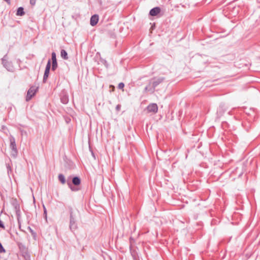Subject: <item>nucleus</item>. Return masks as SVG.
<instances>
[{
  "label": "nucleus",
  "instance_id": "obj_15",
  "mask_svg": "<svg viewBox=\"0 0 260 260\" xmlns=\"http://www.w3.org/2000/svg\"><path fill=\"white\" fill-rule=\"evenodd\" d=\"M57 67V61H53L52 62V70L55 71Z\"/></svg>",
  "mask_w": 260,
  "mask_h": 260
},
{
  "label": "nucleus",
  "instance_id": "obj_24",
  "mask_svg": "<svg viewBox=\"0 0 260 260\" xmlns=\"http://www.w3.org/2000/svg\"><path fill=\"white\" fill-rule=\"evenodd\" d=\"M0 228L5 229V226H4L3 222L1 220H0Z\"/></svg>",
  "mask_w": 260,
  "mask_h": 260
},
{
  "label": "nucleus",
  "instance_id": "obj_14",
  "mask_svg": "<svg viewBox=\"0 0 260 260\" xmlns=\"http://www.w3.org/2000/svg\"><path fill=\"white\" fill-rule=\"evenodd\" d=\"M49 70H45L44 77H43V82H45L49 74Z\"/></svg>",
  "mask_w": 260,
  "mask_h": 260
},
{
  "label": "nucleus",
  "instance_id": "obj_13",
  "mask_svg": "<svg viewBox=\"0 0 260 260\" xmlns=\"http://www.w3.org/2000/svg\"><path fill=\"white\" fill-rule=\"evenodd\" d=\"M58 177V180L62 184H64L66 183V179L63 175L60 174Z\"/></svg>",
  "mask_w": 260,
  "mask_h": 260
},
{
  "label": "nucleus",
  "instance_id": "obj_3",
  "mask_svg": "<svg viewBox=\"0 0 260 260\" xmlns=\"http://www.w3.org/2000/svg\"><path fill=\"white\" fill-rule=\"evenodd\" d=\"M70 228L72 231L77 229L76 214L72 210L70 211Z\"/></svg>",
  "mask_w": 260,
  "mask_h": 260
},
{
  "label": "nucleus",
  "instance_id": "obj_25",
  "mask_svg": "<svg viewBox=\"0 0 260 260\" xmlns=\"http://www.w3.org/2000/svg\"><path fill=\"white\" fill-rule=\"evenodd\" d=\"M5 1H6L8 4H10V0H4Z\"/></svg>",
  "mask_w": 260,
  "mask_h": 260
},
{
  "label": "nucleus",
  "instance_id": "obj_8",
  "mask_svg": "<svg viewBox=\"0 0 260 260\" xmlns=\"http://www.w3.org/2000/svg\"><path fill=\"white\" fill-rule=\"evenodd\" d=\"M160 12V8L159 7H155L152 9L150 12L149 14L152 16H155Z\"/></svg>",
  "mask_w": 260,
  "mask_h": 260
},
{
  "label": "nucleus",
  "instance_id": "obj_23",
  "mask_svg": "<svg viewBox=\"0 0 260 260\" xmlns=\"http://www.w3.org/2000/svg\"><path fill=\"white\" fill-rule=\"evenodd\" d=\"M36 0H30V4L32 6H34L36 4Z\"/></svg>",
  "mask_w": 260,
  "mask_h": 260
},
{
  "label": "nucleus",
  "instance_id": "obj_26",
  "mask_svg": "<svg viewBox=\"0 0 260 260\" xmlns=\"http://www.w3.org/2000/svg\"><path fill=\"white\" fill-rule=\"evenodd\" d=\"M91 154H92V155L93 156V157L95 158L94 154L93 151H91Z\"/></svg>",
  "mask_w": 260,
  "mask_h": 260
},
{
  "label": "nucleus",
  "instance_id": "obj_20",
  "mask_svg": "<svg viewBox=\"0 0 260 260\" xmlns=\"http://www.w3.org/2000/svg\"><path fill=\"white\" fill-rule=\"evenodd\" d=\"M5 252V249L3 248L2 245L1 244V243H0V253L1 252Z\"/></svg>",
  "mask_w": 260,
  "mask_h": 260
},
{
  "label": "nucleus",
  "instance_id": "obj_18",
  "mask_svg": "<svg viewBox=\"0 0 260 260\" xmlns=\"http://www.w3.org/2000/svg\"><path fill=\"white\" fill-rule=\"evenodd\" d=\"M124 83L121 82L118 84V88L119 89H123L124 88Z\"/></svg>",
  "mask_w": 260,
  "mask_h": 260
},
{
  "label": "nucleus",
  "instance_id": "obj_2",
  "mask_svg": "<svg viewBox=\"0 0 260 260\" xmlns=\"http://www.w3.org/2000/svg\"><path fill=\"white\" fill-rule=\"evenodd\" d=\"M9 140L10 142V148L11 149V155L14 158H16L18 154V150L15 142V138L11 136L9 137Z\"/></svg>",
  "mask_w": 260,
  "mask_h": 260
},
{
  "label": "nucleus",
  "instance_id": "obj_12",
  "mask_svg": "<svg viewBox=\"0 0 260 260\" xmlns=\"http://www.w3.org/2000/svg\"><path fill=\"white\" fill-rule=\"evenodd\" d=\"M16 15L17 16H23L24 15V12L22 7H19L17 9Z\"/></svg>",
  "mask_w": 260,
  "mask_h": 260
},
{
  "label": "nucleus",
  "instance_id": "obj_7",
  "mask_svg": "<svg viewBox=\"0 0 260 260\" xmlns=\"http://www.w3.org/2000/svg\"><path fill=\"white\" fill-rule=\"evenodd\" d=\"M99 21V16L96 14L91 16L90 20V24L91 26L95 25Z\"/></svg>",
  "mask_w": 260,
  "mask_h": 260
},
{
  "label": "nucleus",
  "instance_id": "obj_19",
  "mask_svg": "<svg viewBox=\"0 0 260 260\" xmlns=\"http://www.w3.org/2000/svg\"><path fill=\"white\" fill-rule=\"evenodd\" d=\"M44 208V215L45 217V218H47V210L44 206H43Z\"/></svg>",
  "mask_w": 260,
  "mask_h": 260
},
{
  "label": "nucleus",
  "instance_id": "obj_1",
  "mask_svg": "<svg viewBox=\"0 0 260 260\" xmlns=\"http://www.w3.org/2000/svg\"><path fill=\"white\" fill-rule=\"evenodd\" d=\"M164 80V78L160 77L157 79H154L153 81H151L149 83V85L145 87V91H151V92H153L155 87L161 83Z\"/></svg>",
  "mask_w": 260,
  "mask_h": 260
},
{
  "label": "nucleus",
  "instance_id": "obj_4",
  "mask_svg": "<svg viewBox=\"0 0 260 260\" xmlns=\"http://www.w3.org/2000/svg\"><path fill=\"white\" fill-rule=\"evenodd\" d=\"M2 63L3 66L9 71H12L13 70V67L12 64L11 62L9 61L6 57V56H5L2 58Z\"/></svg>",
  "mask_w": 260,
  "mask_h": 260
},
{
  "label": "nucleus",
  "instance_id": "obj_21",
  "mask_svg": "<svg viewBox=\"0 0 260 260\" xmlns=\"http://www.w3.org/2000/svg\"><path fill=\"white\" fill-rule=\"evenodd\" d=\"M70 188H71V189L73 191H76L77 190V189H75L74 187H73L72 186V184L70 183H68Z\"/></svg>",
  "mask_w": 260,
  "mask_h": 260
},
{
  "label": "nucleus",
  "instance_id": "obj_9",
  "mask_svg": "<svg viewBox=\"0 0 260 260\" xmlns=\"http://www.w3.org/2000/svg\"><path fill=\"white\" fill-rule=\"evenodd\" d=\"M72 182L75 185H78L81 183V180L78 177H74L72 179Z\"/></svg>",
  "mask_w": 260,
  "mask_h": 260
},
{
  "label": "nucleus",
  "instance_id": "obj_6",
  "mask_svg": "<svg viewBox=\"0 0 260 260\" xmlns=\"http://www.w3.org/2000/svg\"><path fill=\"white\" fill-rule=\"evenodd\" d=\"M147 109L149 112L156 113L158 110L157 105L156 104H151L147 106Z\"/></svg>",
  "mask_w": 260,
  "mask_h": 260
},
{
  "label": "nucleus",
  "instance_id": "obj_22",
  "mask_svg": "<svg viewBox=\"0 0 260 260\" xmlns=\"http://www.w3.org/2000/svg\"><path fill=\"white\" fill-rule=\"evenodd\" d=\"M120 109H121V105L118 104L116 106V110L117 111H119L120 110Z\"/></svg>",
  "mask_w": 260,
  "mask_h": 260
},
{
  "label": "nucleus",
  "instance_id": "obj_16",
  "mask_svg": "<svg viewBox=\"0 0 260 260\" xmlns=\"http://www.w3.org/2000/svg\"><path fill=\"white\" fill-rule=\"evenodd\" d=\"M51 57H52V62H53V61H57L56 57V54H55V52H52V53Z\"/></svg>",
  "mask_w": 260,
  "mask_h": 260
},
{
  "label": "nucleus",
  "instance_id": "obj_5",
  "mask_svg": "<svg viewBox=\"0 0 260 260\" xmlns=\"http://www.w3.org/2000/svg\"><path fill=\"white\" fill-rule=\"evenodd\" d=\"M37 91V88L34 86L31 87L28 90L27 92V95L26 96V101H29L31 98L35 94Z\"/></svg>",
  "mask_w": 260,
  "mask_h": 260
},
{
  "label": "nucleus",
  "instance_id": "obj_11",
  "mask_svg": "<svg viewBox=\"0 0 260 260\" xmlns=\"http://www.w3.org/2000/svg\"><path fill=\"white\" fill-rule=\"evenodd\" d=\"M60 100L62 103L64 104H67L69 101L68 97L67 95H63L61 97Z\"/></svg>",
  "mask_w": 260,
  "mask_h": 260
},
{
  "label": "nucleus",
  "instance_id": "obj_17",
  "mask_svg": "<svg viewBox=\"0 0 260 260\" xmlns=\"http://www.w3.org/2000/svg\"><path fill=\"white\" fill-rule=\"evenodd\" d=\"M50 67H51V61H50V60H49L48 61L47 63L45 70H49L50 71Z\"/></svg>",
  "mask_w": 260,
  "mask_h": 260
},
{
  "label": "nucleus",
  "instance_id": "obj_10",
  "mask_svg": "<svg viewBox=\"0 0 260 260\" xmlns=\"http://www.w3.org/2000/svg\"><path fill=\"white\" fill-rule=\"evenodd\" d=\"M60 55H61V57L62 58H63L64 59L67 60L68 59V53L65 50L62 49L61 50Z\"/></svg>",
  "mask_w": 260,
  "mask_h": 260
}]
</instances>
